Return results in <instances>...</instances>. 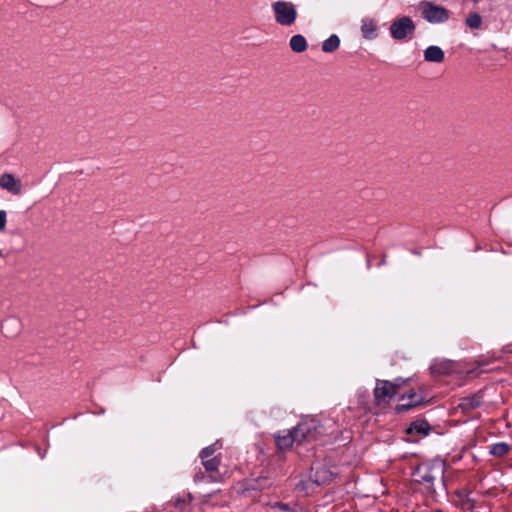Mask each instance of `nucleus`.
Listing matches in <instances>:
<instances>
[{
    "label": "nucleus",
    "mask_w": 512,
    "mask_h": 512,
    "mask_svg": "<svg viewBox=\"0 0 512 512\" xmlns=\"http://www.w3.org/2000/svg\"><path fill=\"white\" fill-rule=\"evenodd\" d=\"M445 465L441 461H434L418 467L415 472V481L424 485L428 492H435L434 482L443 485Z\"/></svg>",
    "instance_id": "1"
},
{
    "label": "nucleus",
    "mask_w": 512,
    "mask_h": 512,
    "mask_svg": "<svg viewBox=\"0 0 512 512\" xmlns=\"http://www.w3.org/2000/svg\"><path fill=\"white\" fill-rule=\"evenodd\" d=\"M407 380L398 378L393 382L387 380H378L374 389L375 400L378 405L388 402L399 390L406 384Z\"/></svg>",
    "instance_id": "2"
},
{
    "label": "nucleus",
    "mask_w": 512,
    "mask_h": 512,
    "mask_svg": "<svg viewBox=\"0 0 512 512\" xmlns=\"http://www.w3.org/2000/svg\"><path fill=\"white\" fill-rule=\"evenodd\" d=\"M416 25L409 16H401L392 21L389 31L391 37L396 41H402L412 36Z\"/></svg>",
    "instance_id": "3"
},
{
    "label": "nucleus",
    "mask_w": 512,
    "mask_h": 512,
    "mask_svg": "<svg viewBox=\"0 0 512 512\" xmlns=\"http://www.w3.org/2000/svg\"><path fill=\"white\" fill-rule=\"evenodd\" d=\"M275 20L282 26L292 25L297 17L295 5L287 1H276L272 4Z\"/></svg>",
    "instance_id": "4"
},
{
    "label": "nucleus",
    "mask_w": 512,
    "mask_h": 512,
    "mask_svg": "<svg viewBox=\"0 0 512 512\" xmlns=\"http://www.w3.org/2000/svg\"><path fill=\"white\" fill-rule=\"evenodd\" d=\"M419 9L422 17L432 24L443 23L449 18V11L446 8L430 1L422 2L419 5Z\"/></svg>",
    "instance_id": "5"
},
{
    "label": "nucleus",
    "mask_w": 512,
    "mask_h": 512,
    "mask_svg": "<svg viewBox=\"0 0 512 512\" xmlns=\"http://www.w3.org/2000/svg\"><path fill=\"white\" fill-rule=\"evenodd\" d=\"M315 425L313 422H302L292 429L293 436L296 443L301 444L305 441H311L315 438L313 429Z\"/></svg>",
    "instance_id": "6"
},
{
    "label": "nucleus",
    "mask_w": 512,
    "mask_h": 512,
    "mask_svg": "<svg viewBox=\"0 0 512 512\" xmlns=\"http://www.w3.org/2000/svg\"><path fill=\"white\" fill-rule=\"evenodd\" d=\"M0 186L14 195H19L22 192L21 181L10 173L0 176Z\"/></svg>",
    "instance_id": "7"
},
{
    "label": "nucleus",
    "mask_w": 512,
    "mask_h": 512,
    "mask_svg": "<svg viewBox=\"0 0 512 512\" xmlns=\"http://www.w3.org/2000/svg\"><path fill=\"white\" fill-rule=\"evenodd\" d=\"M377 28H378V25H377V21L375 19L370 18V17H364L361 20L360 30H361L363 38H365L367 40H373V39L377 38V36H378Z\"/></svg>",
    "instance_id": "8"
},
{
    "label": "nucleus",
    "mask_w": 512,
    "mask_h": 512,
    "mask_svg": "<svg viewBox=\"0 0 512 512\" xmlns=\"http://www.w3.org/2000/svg\"><path fill=\"white\" fill-rule=\"evenodd\" d=\"M482 402H483L482 394L475 393V394H472V395L462 398L460 400V403L458 404V407L462 411L467 412V411H471V410H474V409L480 407Z\"/></svg>",
    "instance_id": "9"
},
{
    "label": "nucleus",
    "mask_w": 512,
    "mask_h": 512,
    "mask_svg": "<svg viewBox=\"0 0 512 512\" xmlns=\"http://www.w3.org/2000/svg\"><path fill=\"white\" fill-rule=\"evenodd\" d=\"M424 59L428 62L440 63L444 60V52L438 46H429L424 51Z\"/></svg>",
    "instance_id": "10"
},
{
    "label": "nucleus",
    "mask_w": 512,
    "mask_h": 512,
    "mask_svg": "<svg viewBox=\"0 0 512 512\" xmlns=\"http://www.w3.org/2000/svg\"><path fill=\"white\" fill-rule=\"evenodd\" d=\"M275 441L279 449L285 450L292 446L293 443H296L295 438L293 436L292 430L287 431L285 434H277L275 436Z\"/></svg>",
    "instance_id": "11"
},
{
    "label": "nucleus",
    "mask_w": 512,
    "mask_h": 512,
    "mask_svg": "<svg viewBox=\"0 0 512 512\" xmlns=\"http://www.w3.org/2000/svg\"><path fill=\"white\" fill-rule=\"evenodd\" d=\"M430 426L426 421L417 420L407 428L406 432L408 434H419V435H427L429 432Z\"/></svg>",
    "instance_id": "12"
},
{
    "label": "nucleus",
    "mask_w": 512,
    "mask_h": 512,
    "mask_svg": "<svg viewBox=\"0 0 512 512\" xmlns=\"http://www.w3.org/2000/svg\"><path fill=\"white\" fill-rule=\"evenodd\" d=\"M290 47L296 53L304 52L307 48L306 39L302 35H294L290 39Z\"/></svg>",
    "instance_id": "13"
},
{
    "label": "nucleus",
    "mask_w": 512,
    "mask_h": 512,
    "mask_svg": "<svg viewBox=\"0 0 512 512\" xmlns=\"http://www.w3.org/2000/svg\"><path fill=\"white\" fill-rule=\"evenodd\" d=\"M314 477V483L317 485L325 484L331 481L333 474L331 471L325 469V468H319L316 470Z\"/></svg>",
    "instance_id": "14"
},
{
    "label": "nucleus",
    "mask_w": 512,
    "mask_h": 512,
    "mask_svg": "<svg viewBox=\"0 0 512 512\" xmlns=\"http://www.w3.org/2000/svg\"><path fill=\"white\" fill-rule=\"evenodd\" d=\"M340 45V39L337 35L333 34L326 39L322 44V50L326 53L334 52Z\"/></svg>",
    "instance_id": "15"
},
{
    "label": "nucleus",
    "mask_w": 512,
    "mask_h": 512,
    "mask_svg": "<svg viewBox=\"0 0 512 512\" xmlns=\"http://www.w3.org/2000/svg\"><path fill=\"white\" fill-rule=\"evenodd\" d=\"M510 446L507 443L500 442L491 446L490 452L494 456L502 457L508 453Z\"/></svg>",
    "instance_id": "16"
},
{
    "label": "nucleus",
    "mask_w": 512,
    "mask_h": 512,
    "mask_svg": "<svg viewBox=\"0 0 512 512\" xmlns=\"http://www.w3.org/2000/svg\"><path fill=\"white\" fill-rule=\"evenodd\" d=\"M465 23L466 25L471 28V29H478L480 28L481 24H482V18L481 16L474 12V13H470L466 20H465Z\"/></svg>",
    "instance_id": "17"
},
{
    "label": "nucleus",
    "mask_w": 512,
    "mask_h": 512,
    "mask_svg": "<svg viewBox=\"0 0 512 512\" xmlns=\"http://www.w3.org/2000/svg\"><path fill=\"white\" fill-rule=\"evenodd\" d=\"M202 464L205 467L206 471L208 472H215L217 471L219 460L217 457L213 458H201Z\"/></svg>",
    "instance_id": "18"
},
{
    "label": "nucleus",
    "mask_w": 512,
    "mask_h": 512,
    "mask_svg": "<svg viewBox=\"0 0 512 512\" xmlns=\"http://www.w3.org/2000/svg\"><path fill=\"white\" fill-rule=\"evenodd\" d=\"M421 401H422V399H415V400H413V401H408V402H406V403L398 404V405L396 406V411H397L398 413H400V412H404V411H406V410H408V409H410V408H412V407L416 406V405H417V404H419Z\"/></svg>",
    "instance_id": "19"
},
{
    "label": "nucleus",
    "mask_w": 512,
    "mask_h": 512,
    "mask_svg": "<svg viewBox=\"0 0 512 512\" xmlns=\"http://www.w3.org/2000/svg\"><path fill=\"white\" fill-rule=\"evenodd\" d=\"M216 446L217 444H213L211 446H208L206 448H204L201 452H200V458H213V454L215 453L216 451Z\"/></svg>",
    "instance_id": "20"
},
{
    "label": "nucleus",
    "mask_w": 512,
    "mask_h": 512,
    "mask_svg": "<svg viewBox=\"0 0 512 512\" xmlns=\"http://www.w3.org/2000/svg\"><path fill=\"white\" fill-rule=\"evenodd\" d=\"M6 211L0 210V232L4 231L6 228Z\"/></svg>",
    "instance_id": "21"
},
{
    "label": "nucleus",
    "mask_w": 512,
    "mask_h": 512,
    "mask_svg": "<svg viewBox=\"0 0 512 512\" xmlns=\"http://www.w3.org/2000/svg\"><path fill=\"white\" fill-rule=\"evenodd\" d=\"M405 398H406V396H402V397H401V400H402V401H404V400H405ZM407 399H408L409 401H413V400H415V399H421V398H420V397H418V396L416 395V393H415L414 391H412V390H411V391L407 394Z\"/></svg>",
    "instance_id": "22"
},
{
    "label": "nucleus",
    "mask_w": 512,
    "mask_h": 512,
    "mask_svg": "<svg viewBox=\"0 0 512 512\" xmlns=\"http://www.w3.org/2000/svg\"><path fill=\"white\" fill-rule=\"evenodd\" d=\"M475 3H477L479 0H473Z\"/></svg>",
    "instance_id": "23"
}]
</instances>
